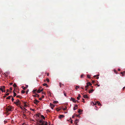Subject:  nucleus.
Instances as JSON below:
<instances>
[{"mask_svg":"<svg viewBox=\"0 0 125 125\" xmlns=\"http://www.w3.org/2000/svg\"><path fill=\"white\" fill-rule=\"evenodd\" d=\"M14 103L16 104L17 105H20L21 104L20 102L19 99L17 100L16 102H14Z\"/></svg>","mask_w":125,"mask_h":125,"instance_id":"nucleus-1","label":"nucleus"},{"mask_svg":"<svg viewBox=\"0 0 125 125\" xmlns=\"http://www.w3.org/2000/svg\"><path fill=\"white\" fill-rule=\"evenodd\" d=\"M86 85H86L85 87L86 88H88L89 86H91L92 85V84L90 82L87 83H86Z\"/></svg>","mask_w":125,"mask_h":125,"instance_id":"nucleus-2","label":"nucleus"},{"mask_svg":"<svg viewBox=\"0 0 125 125\" xmlns=\"http://www.w3.org/2000/svg\"><path fill=\"white\" fill-rule=\"evenodd\" d=\"M70 100L71 101H72L73 102L75 103L76 102V101L75 100V99L73 97H71Z\"/></svg>","mask_w":125,"mask_h":125,"instance_id":"nucleus-3","label":"nucleus"},{"mask_svg":"<svg viewBox=\"0 0 125 125\" xmlns=\"http://www.w3.org/2000/svg\"><path fill=\"white\" fill-rule=\"evenodd\" d=\"M39 102V101L37 100L36 99H35L34 101V103L36 104L37 105L38 103Z\"/></svg>","mask_w":125,"mask_h":125,"instance_id":"nucleus-4","label":"nucleus"},{"mask_svg":"<svg viewBox=\"0 0 125 125\" xmlns=\"http://www.w3.org/2000/svg\"><path fill=\"white\" fill-rule=\"evenodd\" d=\"M50 106L51 107V108L52 109H53V108L55 107V105H53L52 104L50 103Z\"/></svg>","mask_w":125,"mask_h":125,"instance_id":"nucleus-5","label":"nucleus"},{"mask_svg":"<svg viewBox=\"0 0 125 125\" xmlns=\"http://www.w3.org/2000/svg\"><path fill=\"white\" fill-rule=\"evenodd\" d=\"M78 105L77 104H75L74 105V106L73 108V110H76L77 108H76V107H78Z\"/></svg>","mask_w":125,"mask_h":125,"instance_id":"nucleus-6","label":"nucleus"},{"mask_svg":"<svg viewBox=\"0 0 125 125\" xmlns=\"http://www.w3.org/2000/svg\"><path fill=\"white\" fill-rule=\"evenodd\" d=\"M64 117V116L63 115H60L59 116V118L60 119Z\"/></svg>","mask_w":125,"mask_h":125,"instance_id":"nucleus-7","label":"nucleus"},{"mask_svg":"<svg viewBox=\"0 0 125 125\" xmlns=\"http://www.w3.org/2000/svg\"><path fill=\"white\" fill-rule=\"evenodd\" d=\"M83 97L84 98H88V97L86 95H84L83 96Z\"/></svg>","mask_w":125,"mask_h":125,"instance_id":"nucleus-8","label":"nucleus"},{"mask_svg":"<svg viewBox=\"0 0 125 125\" xmlns=\"http://www.w3.org/2000/svg\"><path fill=\"white\" fill-rule=\"evenodd\" d=\"M44 86H46L47 87H48V86L47 85V84L46 83H44L43 84H42Z\"/></svg>","mask_w":125,"mask_h":125,"instance_id":"nucleus-9","label":"nucleus"},{"mask_svg":"<svg viewBox=\"0 0 125 125\" xmlns=\"http://www.w3.org/2000/svg\"><path fill=\"white\" fill-rule=\"evenodd\" d=\"M94 91V90L93 89L91 90H89V93H92Z\"/></svg>","mask_w":125,"mask_h":125,"instance_id":"nucleus-10","label":"nucleus"},{"mask_svg":"<svg viewBox=\"0 0 125 125\" xmlns=\"http://www.w3.org/2000/svg\"><path fill=\"white\" fill-rule=\"evenodd\" d=\"M37 91V89L33 90L32 91V92L33 94H35L36 93V92Z\"/></svg>","mask_w":125,"mask_h":125,"instance_id":"nucleus-11","label":"nucleus"},{"mask_svg":"<svg viewBox=\"0 0 125 125\" xmlns=\"http://www.w3.org/2000/svg\"><path fill=\"white\" fill-rule=\"evenodd\" d=\"M120 73L122 74L123 76H124V74H125V71H124L123 72H121Z\"/></svg>","mask_w":125,"mask_h":125,"instance_id":"nucleus-12","label":"nucleus"},{"mask_svg":"<svg viewBox=\"0 0 125 125\" xmlns=\"http://www.w3.org/2000/svg\"><path fill=\"white\" fill-rule=\"evenodd\" d=\"M80 87V86H77V85H76V87H75V89H76V90H77V89H78V88H79Z\"/></svg>","mask_w":125,"mask_h":125,"instance_id":"nucleus-13","label":"nucleus"},{"mask_svg":"<svg viewBox=\"0 0 125 125\" xmlns=\"http://www.w3.org/2000/svg\"><path fill=\"white\" fill-rule=\"evenodd\" d=\"M11 96L12 97V96H9L8 97H7L6 98V99H9L11 97Z\"/></svg>","mask_w":125,"mask_h":125,"instance_id":"nucleus-14","label":"nucleus"},{"mask_svg":"<svg viewBox=\"0 0 125 125\" xmlns=\"http://www.w3.org/2000/svg\"><path fill=\"white\" fill-rule=\"evenodd\" d=\"M99 75H95L94 76V77H97L96 78L97 79H98L99 78V77H98Z\"/></svg>","mask_w":125,"mask_h":125,"instance_id":"nucleus-15","label":"nucleus"},{"mask_svg":"<svg viewBox=\"0 0 125 125\" xmlns=\"http://www.w3.org/2000/svg\"><path fill=\"white\" fill-rule=\"evenodd\" d=\"M83 110L81 109H79L78 111L79 113H81L83 111Z\"/></svg>","mask_w":125,"mask_h":125,"instance_id":"nucleus-16","label":"nucleus"},{"mask_svg":"<svg viewBox=\"0 0 125 125\" xmlns=\"http://www.w3.org/2000/svg\"><path fill=\"white\" fill-rule=\"evenodd\" d=\"M13 97H15L16 95V93L14 92V91H13Z\"/></svg>","mask_w":125,"mask_h":125,"instance_id":"nucleus-17","label":"nucleus"},{"mask_svg":"<svg viewBox=\"0 0 125 125\" xmlns=\"http://www.w3.org/2000/svg\"><path fill=\"white\" fill-rule=\"evenodd\" d=\"M7 110L8 111V112H10V111L11 110V109H9V108H8L7 109Z\"/></svg>","mask_w":125,"mask_h":125,"instance_id":"nucleus-18","label":"nucleus"},{"mask_svg":"<svg viewBox=\"0 0 125 125\" xmlns=\"http://www.w3.org/2000/svg\"><path fill=\"white\" fill-rule=\"evenodd\" d=\"M13 86L14 87H16L17 86V85L15 83H14L13 85Z\"/></svg>","mask_w":125,"mask_h":125,"instance_id":"nucleus-19","label":"nucleus"},{"mask_svg":"<svg viewBox=\"0 0 125 125\" xmlns=\"http://www.w3.org/2000/svg\"><path fill=\"white\" fill-rule=\"evenodd\" d=\"M41 92L40 91V90L39 89L37 91V92L38 93H40Z\"/></svg>","mask_w":125,"mask_h":125,"instance_id":"nucleus-20","label":"nucleus"},{"mask_svg":"<svg viewBox=\"0 0 125 125\" xmlns=\"http://www.w3.org/2000/svg\"><path fill=\"white\" fill-rule=\"evenodd\" d=\"M53 103L54 104H57L58 103V102L57 101H53Z\"/></svg>","mask_w":125,"mask_h":125,"instance_id":"nucleus-21","label":"nucleus"},{"mask_svg":"<svg viewBox=\"0 0 125 125\" xmlns=\"http://www.w3.org/2000/svg\"><path fill=\"white\" fill-rule=\"evenodd\" d=\"M63 93H64V95L65 96H66V93L65 91H64L63 92Z\"/></svg>","mask_w":125,"mask_h":125,"instance_id":"nucleus-22","label":"nucleus"},{"mask_svg":"<svg viewBox=\"0 0 125 125\" xmlns=\"http://www.w3.org/2000/svg\"><path fill=\"white\" fill-rule=\"evenodd\" d=\"M39 122L40 123H42H42H44L43 122H42V121L41 120H39Z\"/></svg>","mask_w":125,"mask_h":125,"instance_id":"nucleus-23","label":"nucleus"},{"mask_svg":"<svg viewBox=\"0 0 125 125\" xmlns=\"http://www.w3.org/2000/svg\"><path fill=\"white\" fill-rule=\"evenodd\" d=\"M22 88H23V89L24 90H25L26 88V87H24V86H22Z\"/></svg>","mask_w":125,"mask_h":125,"instance_id":"nucleus-24","label":"nucleus"},{"mask_svg":"<svg viewBox=\"0 0 125 125\" xmlns=\"http://www.w3.org/2000/svg\"><path fill=\"white\" fill-rule=\"evenodd\" d=\"M67 109V107H66V106H65L64 108H63V110H66Z\"/></svg>","mask_w":125,"mask_h":125,"instance_id":"nucleus-25","label":"nucleus"},{"mask_svg":"<svg viewBox=\"0 0 125 125\" xmlns=\"http://www.w3.org/2000/svg\"><path fill=\"white\" fill-rule=\"evenodd\" d=\"M87 77H88V78H91L90 76V75H89L87 74Z\"/></svg>","mask_w":125,"mask_h":125,"instance_id":"nucleus-26","label":"nucleus"},{"mask_svg":"<svg viewBox=\"0 0 125 125\" xmlns=\"http://www.w3.org/2000/svg\"><path fill=\"white\" fill-rule=\"evenodd\" d=\"M41 117L43 119H45V117L43 115H41Z\"/></svg>","mask_w":125,"mask_h":125,"instance_id":"nucleus-27","label":"nucleus"},{"mask_svg":"<svg viewBox=\"0 0 125 125\" xmlns=\"http://www.w3.org/2000/svg\"><path fill=\"white\" fill-rule=\"evenodd\" d=\"M6 94H5V95H8L9 94L8 93H7V92H6Z\"/></svg>","mask_w":125,"mask_h":125,"instance_id":"nucleus-28","label":"nucleus"},{"mask_svg":"<svg viewBox=\"0 0 125 125\" xmlns=\"http://www.w3.org/2000/svg\"><path fill=\"white\" fill-rule=\"evenodd\" d=\"M21 92L22 93L24 94L25 92V91L24 90H22L21 91Z\"/></svg>","mask_w":125,"mask_h":125,"instance_id":"nucleus-29","label":"nucleus"},{"mask_svg":"<svg viewBox=\"0 0 125 125\" xmlns=\"http://www.w3.org/2000/svg\"><path fill=\"white\" fill-rule=\"evenodd\" d=\"M114 72L116 74H117V72L116 71V70H115V69H114Z\"/></svg>","mask_w":125,"mask_h":125,"instance_id":"nucleus-30","label":"nucleus"},{"mask_svg":"<svg viewBox=\"0 0 125 125\" xmlns=\"http://www.w3.org/2000/svg\"><path fill=\"white\" fill-rule=\"evenodd\" d=\"M35 94L37 95V97H40V95L39 94Z\"/></svg>","mask_w":125,"mask_h":125,"instance_id":"nucleus-31","label":"nucleus"},{"mask_svg":"<svg viewBox=\"0 0 125 125\" xmlns=\"http://www.w3.org/2000/svg\"><path fill=\"white\" fill-rule=\"evenodd\" d=\"M46 80L48 82H49V80L48 78H46Z\"/></svg>","mask_w":125,"mask_h":125,"instance_id":"nucleus-32","label":"nucleus"},{"mask_svg":"<svg viewBox=\"0 0 125 125\" xmlns=\"http://www.w3.org/2000/svg\"><path fill=\"white\" fill-rule=\"evenodd\" d=\"M83 75L82 74L80 76V78H83Z\"/></svg>","mask_w":125,"mask_h":125,"instance_id":"nucleus-33","label":"nucleus"},{"mask_svg":"<svg viewBox=\"0 0 125 125\" xmlns=\"http://www.w3.org/2000/svg\"><path fill=\"white\" fill-rule=\"evenodd\" d=\"M59 84H60V87H61V86H62V83H59Z\"/></svg>","mask_w":125,"mask_h":125,"instance_id":"nucleus-34","label":"nucleus"},{"mask_svg":"<svg viewBox=\"0 0 125 125\" xmlns=\"http://www.w3.org/2000/svg\"><path fill=\"white\" fill-rule=\"evenodd\" d=\"M1 87L2 88V89H5V86H1Z\"/></svg>","mask_w":125,"mask_h":125,"instance_id":"nucleus-35","label":"nucleus"},{"mask_svg":"<svg viewBox=\"0 0 125 125\" xmlns=\"http://www.w3.org/2000/svg\"><path fill=\"white\" fill-rule=\"evenodd\" d=\"M24 105L25 106V107H26L25 106H28V105H26V103H24Z\"/></svg>","mask_w":125,"mask_h":125,"instance_id":"nucleus-36","label":"nucleus"},{"mask_svg":"<svg viewBox=\"0 0 125 125\" xmlns=\"http://www.w3.org/2000/svg\"><path fill=\"white\" fill-rule=\"evenodd\" d=\"M79 120V119H76V120H75V121H76V122H76V123H77V121L78 122Z\"/></svg>","mask_w":125,"mask_h":125,"instance_id":"nucleus-37","label":"nucleus"},{"mask_svg":"<svg viewBox=\"0 0 125 125\" xmlns=\"http://www.w3.org/2000/svg\"><path fill=\"white\" fill-rule=\"evenodd\" d=\"M58 111H59L60 110V109L58 108H57L56 109V110Z\"/></svg>","mask_w":125,"mask_h":125,"instance_id":"nucleus-38","label":"nucleus"},{"mask_svg":"<svg viewBox=\"0 0 125 125\" xmlns=\"http://www.w3.org/2000/svg\"><path fill=\"white\" fill-rule=\"evenodd\" d=\"M97 104H98V105H99L100 106V105H101V104L100 103H99V102Z\"/></svg>","mask_w":125,"mask_h":125,"instance_id":"nucleus-39","label":"nucleus"},{"mask_svg":"<svg viewBox=\"0 0 125 125\" xmlns=\"http://www.w3.org/2000/svg\"><path fill=\"white\" fill-rule=\"evenodd\" d=\"M33 96L34 97H37V95L36 94H35V95H33Z\"/></svg>","mask_w":125,"mask_h":125,"instance_id":"nucleus-40","label":"nucleus"},{"mask_svg":"<svg viewBox=\"0 0 125 125\" xmlns=\"http://www.w3.org/2000/svg\"><path fill=\"white\" fill-rule=\"evenodd\" d=\"M3 90V89L1 86L0 88V90Z\"/></svg>","mask_w":125,"mask_h":125,"instance_id":"nucleus-41","label":"nucleus"},{"mask_svg":"<svg viewBox=\"0 0 125 125\" xmlns=\"http://www.w3.org/2000/svg\"><path fill=\"white\" fill-rule=\"evenodd\" d=\"M16 97H19V98H20V95H17L16 96Z\"/></svg>","mask_w":125,"mask_h":125,"instance_id":"nucleus-42","label":"nucleus"},{"mask_svg":"<svg viewBox=\"0 0 125 125\" xmlns=\"http://www.w3.org/2000/svg\"><path fill=\"white\" fill-rule=\"evenodd\" d=\"M82 100H83V101H82V102H84V103L85 102V101H84V99H82Z\"/></svg>","mask_w":125,"mask_h":125,"instance_id":"nucleus-43","label":"nucleus"},{"mask_svg":"<svg viewBox=\"0 0 125 125\" xmlns=\"http://www.w3.org/2000/svg\"><path fill=\"white\" fill-rule=\"evenodd\" d=\"M78 97H80L81 96L80 95V94H79L78 95Z\"/></svg>","mask_w":125,"mask_h":125,"instance_id":"nucleus-44","label":"nucleus"},{"mask_svg":"<svg viewBox=\"0 0 125 125\" xmlns=\"http://www.w3.org/2000/svg\"><path fill=\"white\" fill-rule=\"evenodd\" d=\"M14 100V99L12 97V102H13V101Z\"/></svg>","mask_w":125,"mask_h":125,"instance_id":"nucleus-45","label":"nucleus"},{"mask_svg":"<svg viewBox=\"0 0 125 125\" xmlns=\"http://www.w3.org/2000/svg\"><path fill=\"white\" fill-rule=\"evenodd\" d=\"M42 98H39V100H42Z\"/></svg>","mask_w":125,"mask_h":125,"instance_id":"nucleus-46","label":"nucleus"},{"mask_svg":"<svg viewBox=\"0 0 125 125\" xmlns=\"http://www.w3.org/2000/svg\"><path fill=\"white\" fill-rule=\"evenodd\" d=\"M9 109H10L11 110L12 109V107H11V106H9Z\"/></svg>","mask_w":125,"mask_h":125,"instance_id":"nucleus-47","label":"nucleus"},{"mask_svg":"<svg viewBox=\"0 0 125 125\" xmlns=\"http://www.w3.org/2000/svg\"><path fill=\"white\" fill-rule=\"evenodd\" d=\"M10 91H11L12 90V87H10Z\"/></svg>","mask_w":125,"mask_h":125,"instance_id":"nucleus-48","label":"nucleus"},{"mask_svg":"<svg viewBox=\"0 0 125 125\" xmlns=\"http://www.w3.org/2000/svg\"><path fill=\"white\" fill-rule=\"evenodd\" d=\"M76 115V117H80L79 115Z\"/></svg>","mask_w":125,"mask_h":125,"instance_id":"nucleus-49","label":"nucleus"},{"mask_svg":"<svg viewBox=\"0 0 125 125\" xmlns=\"http://www.w3.org/2000/svg\"><path fill=\"white\" fill-rule=\"evenodd\" d=\"M43 88H42L41 90H40V91L41 92H42L43 91Z\"/></svg>","mask_w":125,"mask_h":125,"instance_id":"nucleus-50","label":"nucleus"},{"mask_svg":"<svg viewBox=\"0 0 125 125\" xmlns=\"http://www.w3.org/2000/svg\"><path fill=\"white\" fill-rule=\"evenodd\" d=\"M44 97V96L43 95H42V97H41L42 98H43Z\"/></svg>","mask_w":125,"mask_h":125,"instance_id":"nucleus-51","label":"nucleus"},{"mask_svg":"<svg viewBox=\"0 0 125 125\" xmlns=\"http://www.w3.org/2000/svg\"><path fill=\"white\" fill-rule=\"evenodd\" d=\"M77 98L78 100H79L80 99L79 97H77Z\"/></svg>","mask_w":125,"mask_h":125,"instance_id":"nucleus-52","label":"nucleus"},{"mask_svg":"<svg viewBox=\"0 0 125 125\" xmlns=\"http://www.w3.org/2000/svg\"><path fill=\"white\" fill-rule=\"evenodd\" d=\"M44 123H42V124H40L39 125H44Z\"/></svg>","mask_w":125,"mask_h":125,"instance_id":"nucleus-53","label":"nucleus"},{"mask_svg":"<svg viewBox=\"0 0 125 125\" xmlns=\"http://www.w3.org/2000/svg\"><path fill=\"white\" fill-rule=\"evenodd\" d=\"M47 111L48 112H50V111H49V110L48 109L47 110Z\"/></svg>","mask_w":125,"mask_h":125,"instance_id":"nucleus-54","label":"nucleus"},{"mask_svg":"<svg viewBox=\"0 0 125 125\" xmlns=\"http://www.w3.org/2000/svg\"><path fill=\"white\" fill-rule=\"evenodd\" d=\"M44 125H47V122H46L45 124Z\"/></svg>","mask_w":125,"mask_h":125,"instance_id":"nucleus-55","label":"nucleus"},{"mask_svg":"<svg viewBox=\"0 0 125 125\" xmlns=\"http://www.w3.org/2000/svg\"><path fill=\"white\" fill-rule=\"evenodd\" d=\"M47 75L48 76L49 75V73H48L47 74Z\"/></svg>","mask_w":125,"mask_h":125,"instance_id":"nucleus-56","label":"nucleus"},{"mask_svg":"<svg viewBox=\"0 0 125 125\" xmlns=\"http://www.w3.org/2000/svg\"><path fill=\"white\" fill-rule=\"evenodd\" d=\"M48 94H51V93H50V92L49 91V92H48Z\"/></svg>","mask_w":125,"mask_h":125,"instance_id":"nucleus-57","label":"nucleus"},{"mask_svg":"<svg viewBox=\"0 0 125 125\" xmlns=\"http://www.w3.org/2000/svg\"><path fill=\"white\" fill-rule=\"evenodd\" d=\"M12 84H13V83H10V85H12Z\"/></svg>","mask_w":125,"mask_h":125,"instance_id":"nucleus-58","label":"nucleus"},{"mask_svg":"<svg viewBox=\"0 0 125 125\" xmlns=\"http://www.w3.org/2000/svg\"><path fill=\"white\" fill-rule=\"evenodd\" d=\"M72 117L73 118H74V115H73Z\"/></svg>","mask_w":125,"mask_h":125,"instance_id":"nucleus-59","label":"nucleus"},{"mask_svg":"<svg viewBox=\"0 0 125 125\" xmlns=\"http://www.w3.org/2000/svg\"><path fill=\"white\" fill-rule=\"evenodd\" d=\"M94 81H92V83H94Z\"/></svg>","mask_w":125,"mask_h":125,"instance_id":"nucleus-60","label":"nucleus"},{"mask_svg":"<svg viewBox=\"0 0 125 125\" xmlns=\"http://www.w3.org/2000/svg\"><path fill=\"white\" fill-rule=\"evenodd\" d=\"M36 116H38V117H39V115H36Z\"/></svg>","mask_w":125,"mask_h":125,"instance_id":"nucleus-61","label":"nucleus"},{"mask_svg":"<svg viewBox=\"0 0 125 125\" xmlns=\"http://www.w3.org/2000/svg\"><path fill=\"white\" fill-rule=\"evenodd\" d=\"M6 95H4V96H3V97L5 98V97H6Z\"/></svg>","mask_w":125,"mask_h":125,"instance_id":"nucleus-62","label":"nucleus"},{"mask_svg":"<svg viewBox=\"0 0 125 125\" xmlns=\"http://www.w3.org/2000/svg\"><path fill=\"white\" fill-rule=\"evenodd\" d=\"M125 88V87H124L123 88V90H124V89Z\"/></svg>","mask_w":125,"mask_h":125,"instance_id":"nucleus-63","label":"nucleus"},{"mask_svg":"<svg viewBox=\"0 0 125 125\" xmlns=\"http://www.w3.org/2000/svg\"><path fill=\"white\" fill-rule=\"evenodd\" d=\"M23 116H26V115L24 114H23Z\"/></svg>","mask_w":125,"mask_h":125,"instance_id":"nucleus-64","label":"nucleus"}]
</instances>
